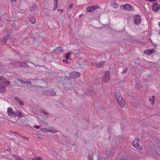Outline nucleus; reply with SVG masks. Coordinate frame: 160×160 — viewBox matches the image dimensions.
Returning <instances> with one entry per match:
<instances>
[{
  "label": "nucleus",
  "instance_id": "obj_39",
  "mask_svg": "<svg viewBox=\"0 0 160 160\" xmlns=\"http://www.w3.org/2000/svg\"><path fill=\"white\" fill-rule=\"evenodd\" d=\"M14 98V99L16 101H18L19 100V99L17 97H15Z\"/></svg>",
  "mask_w": 160,
  "mask_h": 160
},
{
  "label": "nucleus",
  "instance_id": "obj_28",
  "mask_svg": "<svg viewBox=\"0 0 160 160\" xmlns=\"http://www.w3.org/2000/svg\"><path fill=\"white\" fill-rule=\"evenodd\" d=\"M4 68L2 64L0 62V71H2L3 70Z\"/></svg>",
  "mask_w": 160,
  "mask_h": 160
},
{
  "label": "nucleus",
  "instance_id": "obj_32",
  "mask_svg": "<svg viewBox=\"0 0 160 160\" xmlns=\"http://www.w3.org/2000/svg\"><path fill=\"white\" fill-rule=\"evenodd\" d=\"M127 68H125L124 69L123 71L122 72V73L123 74L125 73L127 71Z\"/></svg>",
  "mask_w": 160,
  "mask_h": 160
},
{
  "label": "nucleus",
  "instance_id": "obj_20",
  "mask_svg": "<svg viewBox=\"0 0 160 160\" xmlns=\"http://www.w3.org/2000/svg\"><path fill=\"white\" fill-rule=\"evenodd\" d=\"M118 160H129L128 159L126 158L123 156H122L117 158Z\"/></svg>",
  "mask_w": 160,
  "mask_h": 160
},
{
  "label": "nucleus",
  "instance_id": "obj_50",
  "mask_svg": "<svg viewBox=\"0 0 160 160\" xmlns=\"http://www.w3.org/2000/svg\"><path fill=\"white\" fill-rule=\"evenodd\" d=\"M26 62H28L27 61H26Z\"/></svg>",
  "mask_w": 160,
  "mask_h": 160
},
{
  "label": "nucleus",
  "instance_id": "obj_11",
  "mask_svg": "<svg viewBox=\"0 0 160 160\" xmlns=\"http://www.w3.org/2000/svg\"><path fill=\"white\" fill-rule=\"evenodd\" d=\"M54 52L56 54H59L62 52L63 53H64L63 51L62 48L61 47H58L54 49Z\"/></svg>",
  "mask_w": 160,
  "mask_h": 160
},
{
  "label": "nucleus",
  "instance_id": "obj_13",
  "mask_svg": "<svg viewBox=\"0 0 160 160\" xmlns=\"http://www.w3.org/2000/svg\"><path fill=\"white\" fill-rule=\"evenodd\" d=\"M105 62L104 61H102L101 62H99L98 63H95L96 66L98 68H101L102 67V65H104L105 64Z\"/></svg>",
  "mask_w": 160,
  "mask_h": 160
},
{
  "label": "nucleus",
  "instance_id": "obj_40",
  "mask_svg": "<svg viewBox=\"0 0 160 160\" xmlns=\"http://www.w3.org/2000/svg\"><path fill=\"white\" fill-rule=\"evenodd\" d=\"M58 11H60L61 12H62L63 11V10L62 9H58Z\"/></svg>",
  "mask_w": 160,
  "mask_h": 160
},
{
  "label": "nucleus",
  "instance_id": "obj_16",
  "mask_svg": "<svg viewBox=\"0 0 160 160\" xmlns=\"http://www.w3.org/2000/svg\"><path fill=\"white\" fill-rule=\"evenodd\" d=\"M152 99L150 98L149 100L150 101H152V105H153L155 102V97L154 96H152Z\"/></svg>",
  "mask_w": 160,
  "mask_h": 160
},
{
  "label": "nucleus",
  "instance_id": "obj_26",
  "mask_svg": "<svg viewBox=\"0 0 160 160\" xmlns=\"http://www.w3.org/2000/svg\"><path fill=\"white\" fill-rule=\"evenodd\" d=\"M12 156L14 158H15L16 160H18L17 159H18L19 158L18 155L15 154H14Z\"/></svg>",
  "mask_w": 160,
  "mask_h": 160
},
{
  "label": "nucleus",
  "instance_id": "obj_3",
  "mask_svg": "<svg viewBox=\"0 0 160 160\" xmlns=\"http://www.w3.org/2000/svg\"><path fill=\"white\" fill-rule=\"evenodd\" d=\"M140 140L138 138H136L133 139L132 142V144L133 147L139 150H141L142 149V147L139 145Z\"/></svg>",
  "mask_w": 160,
  "mask_h": 160
},
{
  "label": "nucleus",
  "instance_id": "obj_23",
  "mask_svg": "<svg viewBox=\"0 0 160 160\" xmlns=\"http://www.w3.org/2000/svg\"><path fill=\"white\" fill-rule=\"evenodd\" d=\"M111 5H112V7H113L115 8H117L119 6L118 4H117L116 3H111Z\"/></svg>",
  "mask_w": 160,
  "mask_h": 160
},
{
  "label": "nucleus",
  "instance_id": "obj_29",
  "mask_svg": "<svg viewBox=\"0 0 160 160\" xmlns=\"http://www.w3.org/2000/svg\"><path fill=\"white\" fill-rule=\"evenodd\" d=\"M7 62H9V63H8V65H9V64H11L12 63V60L10 59H8Z\"/></svg>",
  "mask_w": 160,
  "mask_h": 160
},
{
  "label": "nucleus",
  "instance_id": "obj_30",
  "mask_svg": "<svg viewBox=\"0 0 160 160\" xmlns=\"http://www.w3.org/2000/svg\"><path fill=\"white\" fill-rule=\"evenodd\" d=\"M25 83L27 84L28 86L30 85L32 83L30 81H26L25 82Z\"/></svg>",
  "mask_w": 160,
  "mask_h": 160
},
{
  "label": "nucleus",
  "instance_id": "obj_21",
  "mask_svg": "<svg viewBox=\"0 0 160 160\" xmlns=\"http://www.w3.org/2000/svg\"><path fill=\"white\" fill-rule=\"evenodd\" d=\"M71 54V52H68L66 53V54L65 56L66 58V60H68L70 59V58L69 57V55Z\"/></svg>",
  "mask_w": 160,
  "mask_h": 160
},
{
  "label": "nucleus",
  "instance_id": "obj_41",
  "mask_svg": "<svg viewBox=\"0 0 160 160\" xmlns=\"http://www.w3.org/2000/svg\"><path fill=\"white\" fill-rule=\"evenodd\" d=\"M18 160H24V159H23L22 158H19L18 159H17Z\"/></svg>",
  "mask_w": 160,
  "mask_h": 160
},
{
  "label": "nucleus",
  "instance_id": "obj_33",
  "mask_svg": "<svg viewBox=\"0 0 160 160\" xmlns=\"http://www.w3.org/2000/svg\"><path fill=\"white\" fill-rule=\"evenodd\" d=\"M36 160H43L42 158L41 157H38L35 158Z\"/></svg>",
  "mask_w": 160,
  "mask_h": 160
},
{
  "label": "nucleus",
  "instance_id": "obj_35",
  "mask_svg": "<svg viewBox=\"0 0 160 160\" xmlns=\"http://www.w3.org/2000/svg\"><path fill=\"white\" fill-rule=\"evenodd\" d=\"M18 103L20 105H24L23 102L21 101H19Z\"/></svg>",
  "mask_w": 160,
  "mask_h": 160
},
{
  "label": "nucleus",
  "instance_id": "obj_31",
  "mask_svg": "<svg viewBox=\"0 0 160 160\" xmlns=\"http://www.w3.org/2000/svg\"><path fill=\"white\" fill-rule=\"evenodd\" d=\"M149 49L145 50L144 51V53L146 54H149Z\"/></svg>",
  "mask_w": 160,
  "mask_h": 160
},
{
  "label": "nucleus",
  "instance_id": "obj_18",
  "mask_svg": "<svg viewBox=\"0 0 160 160\" xmlns=\"http://www.w3.org/2000/svg\"><path fill=\"white\" fill-rule=\"evenodd\" d=\"M6 91L5 87H1L0 88V92L4 93Z\"/></svg>",
  "mask_w": 160,
  "mask_h": 160
},
{
  "label": "nucleus",
  "instance_id": "obj_10",
  "mask_svg": "<svg viewBox=\"0 0 160 160\" xmlns=\"http://www.w3.org/2000/svg\"><path fill=\"white\" fill-rule=\"evenodd\" d=\"M70 77L71 78H77L80 76V73L75 71H73L69 74Z\"/></svg>",
  "mask_w": 160,
  "mask_h": 160
},
{
  "label": "nucleus",
  "instance_id": "obj_1",
  "mask_svg": "<svg viewBox=\"0 0 160 160\" xmlns=\"http://www.w3.org/2000/svg\"><path fill=\"white\" fill-rule=\"evenodd\" d=\"M116 97L119 105L122 108L125 107V103L121 95L119 94H117L116 95Z\"/></svg>",
  "mask_w": 160,
  "mask_h": 160
},
{
  "label": "nucleus",
  "instance_id": "obj_36",
  "mask_svg": "<svg viewBox=\"0 0 160 160\" xmlns=\"http://www.w3.org/2000/svg\"><path fill=\"white\" fill-rule=\"evenodd\" d=\"M34 128H35L37 129H38L40 128V126L37 125H34L33 127Z\"/></svg>",
  "mask_w": 160,
  "mask_h": 160
},
{
  "label": "nucleus",
  "instance_id": "obj_49",
  "mask_svg": "<svg viewBox=\"0 0 160 160\" xmlns=\"http://www.w3.org/2000/svg\"><path fill=\"white\" fill-rule=\"evenodd\" d=\"M62 62H64L65 61V60L64 59H63L62 61Z\"/></svg>",
  "mask_w": 160,
  "mask_h": 160
},
{
  "label": "nucleus",
  "instance_id": "obj_4",
  "mask_svg": "<svg viewBox=\"0 0 160 160\" xmlns=\"http://www.w3.org/2000/svg\"><path fill=\"white\" fill-rule=\"evenodd\" d=\"M120 7L126 11H132L134 10V8L132 5L128 3L122 5L120 6Z\"/></svg>",
  "mask_w": 160,
  "mask_h": 160
},
{
  "label": "nucleus",
  "instance_id": "obj_15",
  "mask_svg": "<svg viewBox=\"0 0 160 160\" xmlns=\"http://www.w3.org/2000/svg\"><path fill=\"white\" fill-rule=\"evenodd\" d=\"M16 116L19 118H22L23 117V115L22 113L19 111H18L16 113Z\"/></svg>",
  "mask_w": 160,
  "mask_h": 160
},
{
  "label": "nucleus",
  "instance_id": "obj_14",
  "mask_svg": "<svg viewBox=\"0 0 160 160\" xmlns=\"http://www.w3.org/2000/svg\"><path fill=\"white\" fill-rule=\"evenodd\" d=\"M29 22L32 24H34L36 22V20L35 18L33 17H31L29 18Z\"/></svg>",
  "mask_w": 160,
  "mask_h": 160
},
{
  "label": "nucleus",
  "instance_id": "obj_5",
  "mask_svg": "<svg viewBox=\"0 0 160 160\" xmlns=\"http://www.w3.org/2000/svg\"><path fill=\"white\" fill-rule=\"evenodd\" d=\"M10 82L3 77H0V86L1 87H6V85L9 84Z\"/></svg>",
  "mask_w": 160,
  "mask_h": 160
},
{
  "label": "nucleus",
  "instance_id": "obj_8",
  "mask_svg": "<svg viewBox=\"0 0 160 160\" xmlns=\"http://www.w3.org/2000/svg\"><path fill=\"white\" fill-rule=\"evenodd\" d=\"M98 5L91 6L87 7L86 8V11L88 12H92L99 8Z\"/></svg>",
  "mask_w": 160,
  "mask_h": 160
},
{
  "label": "nucleus",
  "instance_id": "obj_47",
  "mask_svg": "<svg viewBox=\"0 0 160 160\" xmlns=\"http://www.w3.org/2000/svg\"><path fill=\"white\" fill-rule=\"evenodd\" d=\"M158 25L160 27V22H158Z\"/></svg>",
  "mask_w": 160,
  "mask_h": 160
},
{
  "label": "nucleus",
  "instance_id": "obj_37",
  "mask_svg": "<svg viewBox=\"0 0 160 160\" xmlns=\"http://www.w3.org/2000/svg\"><path fill=\"white\" fill-rule=\"evenodd\" d=\"M18 80L20 81V82L21 83H25V82H24V81L22 79H18Z\"/></svg>",
  "mask_w": 160,
  "mask_h": 160
},
{
  "label": "nucleus",
  "instance_id": "obj_22",
  "mask_svg": "<svg viewBox=\"0 0 160 160\" xmlns=\"http://www.w3.org/2000/svg\"><path fill=\"white\" fill-rule=\"evenodd\" d=\"M49 128V132H51L53 133H55L57 131L55 129L52 128L51 127H50Z\"/></svg>",
  "mask_w": 160,
  "mask_h": 160
},
{
  "label": "nucleus",
  "instance_id": "obj_46",
  "mask_svg": "<svg viewBox=\"0 0 160 160\" xmlns=\"http://www.w3.org/2000/svg\"><path fill=\"white\" fill-rule=\"evenodd\" d=\"M91 64L92 65H93L94 64V63L93 62H91Z\"/></svg>",
  "mask_w": 160,
  "mask_h": 160
},
{
  "label": "nucleus",
  "instance_id": "obj_2",
  "mask_svg": "<svg viewBox=\"0 0 160 160\" xmlns=\"http://www.w3.org/2000/svg\"><path fill=\"white\" fill-rule=\"evenodd\" d=\"M110 79V75L109 71H105L102 77V81L103 82H108Z\"/></svg>",
  "mask_w": 160,
  "mask_h": 160
},
{
  "label": "nucleus",
  "instance_id": "obj_6",
  "mask_svg": "<svg viewBox=\"0 0 160 160\" xmlns=\"http://www.w3.org/2000/svg\"><path fill=\"white\" fill-rule=\"evenodd\" d=\"M7 112L9 116L15 117L16 116V113L13 111L12 108L10 107L8 108Z\"/></svg>",
  "mask_w": 160,
  "mask_h": 160
},
{
  "label": "nucleus",
  "instance_id": "obj_44",
  "mask_svg": "<svg viewBox=\"0 0 160 160\" xmlns=\"http://www.w3.org/2000/svg\"><path fill=\"white\" fill-rule=\"evenodd\" d=\"M20 136H21V135H20ZM22 138H25V139H27L28 140V138H25V137H23V136H22Z\"/></svg>",
  "mask_w": 160,
  "mask_h": 160
},
{
  "label": "nucleus",
  "instance_id": "obj_45",
  "mask_svg": "<svg viewBox=\"0 0 160 160\" xmlns=\"http://www.w3.org/2000/svg\"><path fill=\"white\" fill-rule=\"evenodd\" d=\"M11 1H12V2H15L16 0H11Z\"/></svg>",
  "mask_w": 160,
  "mask_h": 160
},
{
  "label": "nucleus",
  "instance_id": "obj_19",
  "mask_svg": "<svg viewBox=\"0 0 160 160\" xmlns=\"http://www.w3.org/2000/svg\"><path fill=\"white\" fill-rule=\"evenodd\" d=\"M20 63H20V62H15L13 63V65L15 67H19L20 66Z\"/></svg>",
  "mask_w": 160,
  "mask_h": 160
},
{
  "label": "nucleus",
  "instance_id": "obj_48",
  "mask_svg": "<svg viewBox=\"0 0 160 160\" xmlns=\"http://www.w3.org/2000/svg\"><path fill=\"white\" fill-rule=\"evenodd\" d=\"M13 132L14 133L17 134H18V135H19V134H18V133H16V132Z\"/></svg>",
  "mask_w": 160,
  "mask_h": 160
},
{
  "label": "nucleus",
  "instance_id": "obj_34",
  "mask_svg": "<svg viewBox=\"0 0 160 160\" xmlns=\"http://www.w3.org/2000/svg\"><path fill=\"white\" fill-rule=\"evenodd\" d=\"M58 4L56 3V4H54V8L53 9V10H55L57 7Z\"/></svg>",
  "mask_w": 160,
  "mask_h": 160
},
{
  "label": "nucleus",
  "instance_id": "obj_7",
  "mask_svg": "<svg viewBox=\"0 0 160 160\" xmlns=\"http://www.w3.org/2000/svg\"><path fill=\"white\" fill-rule=\"evenodd\" d=\"M152 8L154 12H158L160 9V4L157 2L152 3Z\"/></svg>",
  "mask_w": 160,
  "mask_h": 160
},
{
  "label": "nucleus",
  "instance_id": "obj_12",
  "mask_svg": "<svg viewBox=\"0 0 160 160\" xmlns=\"http://www.w3.org/2000/svg\"><path fill=\"white\" fill-rule=\"evenodd\" d=\"M8 37V35H6L3 37L2 38H0V44H2L5 43Z\"/></svg>",
  "mask_w": 160,
  "mask_h": 160
},
{
  "label": "nucleus",
  "instance_id": "obj_42",
  "mask_svg": "<svg viewBox=\"0 0 160 160\" xmlns=\"http://www.w3.org/2000/svg\"><path fill=\"white\" fill-rule=\"evenodd\" d=\"M40 130L44 132V128H42V129H40Z\"/></svg>",
  "mask_w": 160,
  "mask_h": 160
},
{
  "label": "nucleus",
  "instance_id": "obj_27",
  "mask_svg": "<svg viewBox=\"0 0 160 160\" xmlns=\"http://www.w3.org/2000/svg\"><path fill=\"white\" fill-rule=\"evenodd\" d=\"M44 132H49L50 131V128H44Z\"/></svg>",
  "mask_w": 160,
  "mask_h": 160
},
{
  "label": "nucleus",
  "instance_id": "obj_38",
  "mask_svg": "<svg viewBox=\"0 0 160 160\" xmlns=\"http://www.w3.org/2000/svg\"><path fill=\"white\" fill-rule=\"evenodd\" d=\"M73 4L72 3L71 4L69 5V8H71L73 7Z\"/></svg>",
  "mask_w": 160,
  "mask_h": 160
},
{
  "label": "nucleus",
  "instance_id": "obj_43",
  "mask_svg": "<svg viewBox=\"0 0 160 160\" xmlns=\"http://www.w3.org/2000/svg\"><path fill=\"white\" fill-rule=\"evenodd\" d=\"M88 158L89 160H91V159H92V158H90V156H88Z\"/></svg>",
  "mask_w": 160,
  "mask_h": 160
},
{
  "label": "nucleus",
  "instance_id": "obj_24",
  "mask_svg": "<svg viewBox=\"0 0 160 160\" xmlns=\"http://www.w3.org/2000/svg\"><path fill=\"white\" fill-rule=\"evenodd\" d=\"M49 94L51 95L55 96L56 95V92L52 90L49 92Z\"/></svg>",
  "mask_w": 160,
  "mask_h": 160
},
{
  "label": "nucleus",
  "instance_id": "obj_25",
  "mask_svg": "<svg viewBox=\"0 0 160 160\" xmlns=\"http://www.w3.org/2000/svg\"><path fill=\"white\" fill-rule=\"evenodd\" d=\"M155 51V50L154 49H149V54H151L152 53H153Z\"/></svg>",
  "mask_w": 160,
  "mask_h": 160
},
{
  "label": "nucleus",
  "instance_id": "obj_9",
  "mask_svg": "<svg viewBox=\"0 0 160 160\" xmlns=\"http://www.w3.org/2000/svg\"><path fill=\"white\" fill-rule=\"evenodd\" d=\"M134 24L137 25H139L141 22V18L140 15H135L133 18Z\"/></svg>",
  "mask_w": 160,
  "mask_h": 160
},
{
  "label": "nucleus",
  "instance_id": "obj_17",
  "mask_svg": "<svg viewBox=\"0 0 160 160\" xmlns=\"http://www.w3.org/2000/svg\"><path fill=\"white\" fill-rule=\"evenodd\" d=\"M20 63H21L20 67H26L28 66V65L25 62H20Z\"/></svg>",
  "mask_w": 160,
  "mask_h": 160
}]
</instances>
